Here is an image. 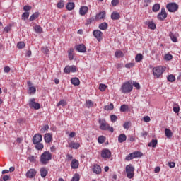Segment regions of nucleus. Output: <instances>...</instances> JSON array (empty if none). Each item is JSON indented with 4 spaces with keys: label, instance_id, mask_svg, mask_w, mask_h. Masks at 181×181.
Returning <instances> with one entry per match:
<instances>
[{
    "label": "nucleus",
    "instance_id": "nucleus-56",
    "mask_svg": "<svg viewBox=\"0 0 181 181\" xmlns=\"http://www.w3.org/2000/svg\"><path fill=\"white\" fill-rule=\"evenodd\" d=\"M111 4L112 6H117L119 4V0H112Z\"/></svg>",
    "mask_w": 181,
    "mask_h": 181
},
{
    "label": "nucleus",
    "instance_id": "nucleus-42",
    "mask_svg": "<svg viewBox=\"0 0 181 181\" xmlns=\"http://www.w3.org/2000/svg\"><path fill=\"white\" fill-rule=\"evenodd\" d=\"M35 148L37 149V151H42V149H43V148H44L43 144L36 143Z\"/></svg>",
    "mask_w": 181,
    "mask_h": 181
},
{
    "label": "nucleus",
    "instance_id": "nucleus-30",
    "mask_svg": "<svg viewBox=\"0 0 181 181\" xmlns=\"http://www.w3.org/2000/svg\"><path fill=\"white\" fill-rule=\"evenodd\" d=\"M165 136H167V138H172V135H173V133H172V130L169 129H165Z\"/></svg>",
    "mask_w": 181,
    "mask_h": 181
},
{
    "label": "nucleus",
    "instance_id": "nucleus-16",
    "mask_svg": "<svg viewBox=\"0 0 181 181\" xmlns=\"http://www.w3.org/2000/svg\"><path fill=\"white\" fill-rule=\"evenodd\" d=\"M76 50L80 53H86L87 48H86V45L81 44L76 47Z\"/></svg>",
    "mask_w": 181,
    "mask_h": 181
},
{
    "label": "nucleus",
    "instance_id": "nucleus-36",
    "mask_svg": "<svg viewBox=\"0 0 181 181\" xmlns=\"http://www.w3.org/2000/svg\"><path fill=\"white\" fill-rule=\"evenodd\" d=\"M169 35L172 42H174V43H176V42H177V38L176 37V35H175L173 33H170Z\"/></svg>",
    "mask_w": 181,
    "mask_h": 181
},
{
    "label": "nucleus",
    "instance_id": "nucleus-37",
    "mask_svg": "<svg viewBox=\"0 0 181 181\" xmlns=\"http://www.w3.org/2000/svg\"><path fill=\"white\" fill-rule=\"evenodd\" d=\"M104 109L106 111H111L112 110H114V104L110 103V105H105Z\"/></svg>",
    "mask_w": 181,
    "mask_h": 181
},
{
    "label": "nucleus",
    "instance_id": "nucleus-28",
    "mask_svg": "<svg viewBox=\"0 0 181 181\" xmlns=\"http://www.w3.org/2000/svg\"><path fill=\"white\" fill-rule=\"evenodd\" d=\"M34 30L36 33H42V32H43V28H42L40 25H36L34 26Z\"/></svg>",
    "mask_w": 181,
    "mask_h": 181
},
{
    "label": "nucleus",
    "instance_id": "nucleus-1",
    "mask_svg": "<svg viewBox=\"0 0 181 181\" xmlns=\"http://www.w3.org/2000/svg\"><path fill=\"white\" fill-rule=\"evenodd\" d=\"M50 160H52V153L50 151H45L42 153L40 158V162L42 165H47Z\"/></svg>",
    "mask_w": 181,
    "mask_h": 181
},
{
    "label": "nucleus",
    "instance_id": "nucleus-40",
    "mask_svg": "<svg viewBox=\"0 0 181 181\" xmlns=\"http://www.w3.org/2000/svg\"><path fill=\"white\" fill-rule=\"evenodd\" d=\"M28 93L30 94H35V93H36V87H35V86H30L28 88Z\"/></svg>",
    "mask_w": 181,
    "mask_h": 181
},
{
    "label": "nucleus",
    "instance_id": "nucleus-19",
    "mask_svg": "<svg viewBox=\"0 0 181 181\" xmlns=\"http://www.w3.org/2000/svg\"><path fill=\"white\" fill-rule=\"evenodd\" d=\"M69 146L72 149H78V148H80V143H76L74 141H71L69 144Z\"/></svg>",
    "mask_w": 181,
    "mask_h": 181
},
{
    "label": "nucleus",
    "instance_id": "nucleus-15",
    "mask_svg": "<svg viewBox=\"0 0 181 181\" xmlns=\"http://www.w3.org/2000/svg\"><path fill=\"white\" fill-rule=\"evenodd\" d=\"M88 12V7L87 6H83L80 8L79 13L81 16H84L86 13Z\"/></svg>",
    "mask_w": 181,
    "mask_h": 181
},
{
    "label": "nucleus",
    "instance_id": "nucleus-11",
    "mask_svg": "<svg viewBox=\"0 0 181 181\" xmlns=\"http://www.w3.org/2000/svg\"><path fill=\"white\" fill-rule=\"evenodd\" d=\"M101 157L103 158V159H110V158H111V151L109 149L102 150Z\"/></svg>",
    "mask_w": 181,
    "mask_h": 181
},
{
    "label": "nucleus",
    "instance_id": "nucleus-54",
    "mask_svg": "<svg viewBox=\"0 0 181 181\" xmlns=\"http://www.w3.org/2000/svg\"><path fill=\"white\" fill-rule=\"evenodd\" d=\"M42 53H45V54H49V48L46 47H42Z\"/></svg>",
    "mask_w": 181,
    "mask_h": 181
},
{
    "label": "nucleus",
    "instance_id": "nucleus-3",
    "mask_svg": "<svg viewBox=\"0 0 181 181\" xmlns=\"http://www.w3.org/2000/svg\"><path fill=\"white\" fill-rule=\"evenodd\" d=\"M99 123L100 124V128L102 131H110V132H114V128L110 127V124L107 123L105 119H100Z\"/></svg>",
    "mask_w": 181,
    "mask_h": 181
},
{
    "label": "nucleus",
    "instance_id": "nucleus-43",
    "mask_svg": "<svg viewBox=\"0 0 181 181\" xmlns=\"http://www.w3.org/2000/svg\"><path fill=\"white\" fill-rule=\"evenodd\" d=\"M60 105L65 107V105H67V102H66L64 100H62L57 103V107H60Z\"/></svg>",
    "mask_w": 181,
    "mask_h": 181
},
{
    "label": "nucleus",
    "instance_id": "nucleus-53",
    "mask_svg": "<svg viewBox=\"0 0 181 181\" xmlns=\"http://www.w3.org/2000/svg\"><path fill=\"white\" fill-rule=\"evenodd\" d=\"M12 26L11 25H7L4 28V32H6V33H8L9 31H11Z\"/></svg>",
    "mask_w": 181,
    "mask_h": 181
},
{
    "label": "nucleus",
    "instance_id": "nucleus-26",
    "mask_svg": "<svg viewBox=\"0 0 181 181\" xmlns=\"http://www.w3.org/2000/svg\"><path fill=\"white\" fill-rule=\"evenodd\" d=\"M99 29L100 30H107L108 29V23H102L99 25Z\"/></svg>",
    "mask_w": 181,
    "mask_h": 181
},
{
    "label": "nucleus",
    "instance_id": "nucleus-18",
    "mask_svg": "<svg viewBox=\"0 0 181 181\" xmlns=\"http://www.w3.org/2000/svg\"><path fill=\"white\" fill-rule=\"evenodd\" d=\"M93 172L96 173V175H100L101 173V167L97 164L93 165Z\"/></svg>",
    "mask_w": 181,
    "mask_h": 181
},
{
    "label": "nucleus",
    "instance_id": "nucleus-25",
    "mask_svg": "<svg viewBox=\"0 0 181 181\" xmlns=\"http://www.w3.org/2000/svg\"><path fill=\"white\" fill-rule=\"evenodd\" d=\"M71 82L73 86H80V79L78 78H72Z\"/></svg>",
    "mask_w": 181,
    "mask_h": 181
},
{
    "label": "nucleus",
    "instance_id": "nucleus-55",
    "mask_svg": "<svg viewBox=\"0 0 181 181\" xmlns=\"http://www.w3.org/2000/svg\"><path fill=\"white\" fill-rule=\"evenodd\" d=\"M132 86H134V87H135V88H136V90H139L141 88V85H139V83H138V82H134L132 83Z\"/></svg>",
    "mask_w": 181,
    "mask_h": 181
},
{
    "label": "nucleus",
    "instance_id": "nucleus-17",
    "mask_svg": "<svg viewBox=\"0 0 181 181\" xmlns=\"http://www.w3.org/2000/svg\"><path fill=\"white\" fill-rule=\"evenodd\" d=\"M44 139L46 142V144H50L52 141H53V139L52 137V134L50 133H47L45 134Z\"/></svg>",
    "mask_w": 181,
    "mask_h": 181
},
{
    "label": "nucleus",
    "instance_id": "nucleus-64",
    "mask_svg": "<svg viewBox=\"0 0 181 181\" xmlns=\"http://www.w3.org/2000/svg\"><path fill=\"white\" fill-rule=\"evenodd\" d=\"M175 163H174V162H171V163H168V166H169V168H175Z\"/></svg>",
    "mask_w": 181,
    "mask_h": 181
},
{
    "label": "nucleus",
    "instance_id": "nucleus-48",
    "mask_svg": "<svg viewBox=\"0 0 181 181\" xmlns=\"http://www.w3.org/2000/svg\"><path fill=\"white\" fill-rule=\"evenodd\" d=\"M25 42H19L17 44L18 49H23V47H25Z\"/></svg>",
    "mask_w": 181,
    "mask_h": 181
},
{
    "label": "nucleus",
    "instance_id": "nucleus-12",
    "mask_svg": "<svg viewBox=\"0 0 181 181\" xmlns=\"http://www.w3.org/2000/svg\"><path fill=\"white\" fill-rule=\"evenodd\" d=\"M36 170L33 169V168H30V170H28L25 174V176L27 177H28L29 179H33V177H35V176H36Z\"/></svg>",
    "mask_w": 181,
    "mask_h": 181
},
{
    "label": "nucleus",
    "instance_id": "nucleus-29",
    "mask_svg": "<svg viewBox=\"0 0 181 181\" xmlns=\"http://www.w3.org/2000/svg\"><path fill=\"white\" fill-rule=\"evenodd\" d=\"M148 145L151 148H156V145H158V140L153 139Z\"/></svg>",
    "mask_w": 181,
    "mask_h": 181
},
{
    "label": "nucleus",
    "instance_id": "nucleus-24",
    "mask_svg": "<svg viewBox=\"0 0 181 181\" xmlns=\"http://www.w3.org/2000/svg\"><path fill=\"white\" fill-rule=\"evenodd\" d=\"M119 18H121V16H119V13H118L117 12H113L111 14V19H112V21H118V19H119Z\"/></svg>",
    "mask_w": 181,
    "mask_h": 181
},
{
    "label": "nucleus",
    "instance_id": "nucleus-23",
    "mask_svg": "<svg viewBox=\"0 0 181 181\" xmlns=\"http://www.w3.org/2000/svg\"><path fill=\"white\" fill-rule=\"evenodd\" d=\"M125 141H127V135H125L124 134H122L119 135L118 142H119L120 144H122V142H125Z\"/></svg>",
    "mask_w": 181,
    "mask_h": 181
},
{
    "label": "nucleus",
    "instance_id": "nucleus-58",
    "mask_svg": "<svg viewBox=\"0 0 181 181\" xmlns=\"http://www.w3.org/2000/svg\"><path fill=\"white\" fill-rule=\"evenodd\" d=\"M144 122H149L151 121V117L149 116L144 117L143 118Z\"/></svg>",
    "mask_w": 181,
    "mask_h": 181
},
{
    "label": "nucleus",
    "instance_id": "nucleus-39",
    "mask_svg": "<svg viewBox=\"0 0 181 181\" xmlns=\"http://www.w3.org/2000/svg\"><path fill=\"white\" fill-rule=\"evenodd\" d=\"M167 80L168 81H170V83H173V81L176 80V77H175L174 75L170 74L167 77Z\"/></svg>",
    "mask_w": 181,
    "mask_h": 181
},
{
    "label": "nucleus",
    "instance_id": "nucleus-10",
    "mask_svg": "<svg viewBox=\"0 0 181 181\" xmlns=\"http://www.w3.org/2000/svg\"><path fill=\"white\" fill-rule=\"evenodd\" d=\"M93 35L98 42H101V40H103V32H101L100 30H94L93 32Z\"/></svg>",
    "mask_w": 181,
    "mask_h": 181
},
{
    "label": "nucleus",
    "instance_id": "nucleus-41",
    "mask_svg": "<svg viewBox=\"0 0 181 181\" xmlns=\"http://www.w3.org/2000/svg\"><path fill=\"white\" fill-rule=\"evenodd\" d=\"M128 105H122L121 107H120V111L121 112H126V111H128Z\"/></svg>",
    "mask_w": 181,
    "mask_h": 181
},
{
    "label": "nucleus",
    "instance_id": "nucleus-32",
    "mask_svg": "<svg viewBox=\"0 0 181 181\" xmlns=\"http://www.w3.org/2000/svg\"><path fill=\"white\" fill-rule=\"evenodd\" d=\"M39 12L34 13L30 17V21L32 22V21H35V19H37L39 18Z\"/></svg>",
    "mask_w": 181,
    "mask_h": 181
},
{
    "label": "nucleus",
    "instance_id": "nucleus-14",
    "mask_svg": "<svg viewBox=\"0 0 181 181\" xmlns=\"http://www.w3.org/2000/svg\"><path fill=\"white\" fill-rule=\"evenodd\" d=\"M105 11H100L95 16V21H101V19H105Z\"/></svg>",
    "mask_w": 181,
    "mask_h": 181
},
{
    "label": "nucleus",
    "instance_id": "nucleus-20",
    "mask_svg": "<svg viewBox=\"0 0 181 181\" xmlns=\"http://www.w3.org/2000/svg\"><path fill=\"white\" fill-rule=\"evenodd\" d=\"M146 25H147L149 29H151L152 30H155V29H156V25L153 21H146Z\"/></svg>",
    "mask_w": 181,
    "mask_h": 181
},
{
    "label": "nucleus",
    "instance_id": "nucleus-51",
    "mask_svg": "<svg viewBox=\"0 0 181 181\" xmlns=\"http://www.w3.org/2000/svg\"><path fill=\"white\" fill-rule=\"evenodd\" d=\"M110 119L112 122H116V121L118 119V117L115 115H110Z\"/></svg>",
    "mask_w": 181,
    "mask_h": 181
},
{
    "label": "nucleus",
    "instance_id": "nucleus-2",
    "mask_svg": "<svg viewBox=\"0 0 181 181\" xmlns=\"http://www.w3.org/2000/svg\"><path fill=\"white\" fill-rule=\"evenodd\" d=\"M132 88H134L132 86V82L128 81L122 85L120 91L124 94H127L128 93H131V91H132Z\"/></svg>",
    "mask_w": 181,
    "mask_h": 181
},
{
    "label": "nucleus",
    "instance_id": "nucleus-34",
    "mask_svg": "<svg viewBox=\"0 0 181 181\" xmlns=\"http://www.w3.org/2000/svg\"><path fill=\"white\" fill-rule=\"evenodd\" d=\"M115 57L119 59L121 57H124V53L122 51L117 50L115 53Z\"/></svg>",
    "mask_w": 181,
    "mask_h": 181
},
{
    "label": "nucleus",
    "instance_id": "nucleus-4",
    "mask_svg": "<svg viewBox=\"0 0 181 181\" xmlns=\"http://www.w3.org/2000/svg\"><path fill=\"white\" fill-rule=\"evenodd\" d=\"M135 168L132 166V165L129 164L126 166V173H127V177L129 179H132L134 177L135 173Z\"/></svg>",
    "mask_w": 181,
    "mask_h": 181
},
{
    "label": "nucleus",
    "instance_id": "nucleus-61",
    "mask_svg": "<svg viewBox=\"0 0 181 181\" xmlns=\"http://www.w3.org/2000/svg\"><path fill=\"white\" fill-rule=\"evenodd\" d=\"M4 73H9V71H11V67H9V66L4 67Z\"/></svg>",
    "mask_w": 181,
    "mask_h": 181
},
{
    "label": "nucleus",
    "instance_id": "nucleus-6",
    "mask_svg": "<svg viewBox=\"0 0 181 181\" xmlns=\"http://www.w3.org/2000/svg\"><path fill=\"white\" fill-rule=\"evenodd\" d=\"M36 99L32 98L28 101V105L30 108H34V110H40V105L39 103L35 102Z\"/></svg>",
    "mask_w": 181,
    "mask_h": 181
},
{
    "label": "nucleus",
    "instance_id": "nucleus-46",
    "mask_svg": "<svg viewBox=\"0 0 181 181\" xmlns=\"http://www.w3.org/2000/svg\"><path fill=\"white\" fill-rule=\"evenodd\" d=\"M57 8L59 9H62V8H64V1H60L57 4Z\"/></svg>",
    "mask_w": 181,
    "mask_h": 181
},
{
    "label": "nucleus",
    "instance_id": "nucleus-38",
    "mask_svg": "<svg viewBox=\"0 0 181 181\" xmlns=\"http://www.w3.org/2000/svg\"><path fill=\"white\" fill-rule=\"evenodd\" d=\"M86 104L87 108H91V107H94V103H93L91 100H86Z\"/></svg>",
    "mask_w": 181,
    "mask_h": 181
},
{
    "label": "nucleus",
    "instance_id": "nucleus-13",
    "mask_svg": "<svg viewBox=\"0 0 181 181\" xmlns=\"http://www.w3.org/2000/svg\"><path fill=\"white\" fill-rule=\"evenodd\" d=\"M42 134H36L33 137V142L34 145H36V144H39V143L42 142Z\"/></svg>",
    "mask_w": 181,
    "mask_h": 181
},
{
    "label": "nucleus",
    "instance_id": "nucleus-27",
    "mask_svg": "<svg viewBox=\"0 0 181 181\" xmlns=\"http://www.w3.org/2000/svg\"><path fill=\"white\" fill-rule=\"evenodd\" d=\"M40 175L41 177H45L47 176V170L45 168H42L40 170Z\"/></svg>",
    "mask_w": 181,
    "mask_h": 181
},
{
    "label": "nucleus",
    "instance_id": "nucleus-60",
    "mask_svg": "<svg viewBox=\"0 0 181 181\" xmlns=\"http://www.w3.org/2000/svg\"><path fill=\"white\" fill-rule=\"evenodd\" d=\"M64 71L65 73H66L67 74H69V73H70V66H66L64 68Z\"/></svg>",
    "mask_w": 181,
    "mask_h": 181
},
{
    "label": "nucleus",
    "instance_id": "nucleus-44",
    "mask_svg": "<svg viewBox=\"0 0 181 181\" xmlns=\"http://www.w3.org/2000/svg\"><path fill=\"white\" fill-rule=\"evenodd\" d=\"M28 18H29V12L25 11L23 13L21 19L23 21H26V19H28Z\"/></svg>",
    "mask_w": 181,
    "mask_h": 181
},
{
    "label": "nucleus",
    "instance_id": "nucleus-5",
    "mask_svg": "<svg viewBox=\"0 0 181 181\" xmlns=\"http://www.w3.org/2000/svg\"><path fill=\"white\" fill-rule=\"evenodd\" d=\"M143 156L141 151H135L134 153H129L127 156H126V160H132V159H135V158H141Z\"/></svg>",
    "mask_w": 181,
    "mask_h": 181
},
{
    "label": "nucleus",
    "instance_id": "nucleus-49",
    "mask_svg": "<svg viewBox=\"0 0 181 181\" xmlns=\"http://www.w3.org/2000/svg\"><path fill=\"white\" fill-rule=\"evenodd\" d=\"M106 88L107 86L105 84L100 83L99 85V90H100V91H105Z\"/></svg>",
    "mask_w": 181,
    "mask_h": 181
},
{
    "label": "nucleus",
    "instance_id": "nucleus-52",
    "mask_svg": "<svg viewBox=\"0 0 181 181\" xmlns=\"http://www.w3.org/2000/svg\"><path fill=\"white\" fill-rule=\"evenodd\" d=\"M69 71L70 73H76V71H77V68L76 66H69Z\"/></svg>",
    "mask_w": 181,
    "mask_h": 181
},
{
    "label": "nucleus",
    "instance_id": "nucleus-22",
    "mask_svg": "<svg viewBox=\"0 0 181 181\" xmlns=\"http://www.w3.org/2000/svg\"><path fill=\"white\" fill-rule=\"evenodd\" d=\"M76 5L74 4V2H69L66 6V8L67 9V11H73Z\"/></svg>",
    "mask_w": 181,
    "mask_h": 181
},
{
    "label": "nucleus",
    "instance_id": "nucleus-8",
    "mask_svg": "<svg viewBox=\"0 0 181 181\" xmlns=\"http://www.w3.org/2000/svg\"><path fill=\"white\" fill-rule=\"evenodd\" d=\"M158 21H165L168 18V14L166 13V10L165 8H161V11L157 16Z\"/></svg>",
    "mask_w": 181,
    "mask_h": 181
},
{
    "label": "nucleus",
    "instance_id": "nucleus-31",
    "mask_svg": "<svg viewBox=\"0 0 181 181\" xmlns=\"http://www.w3.org/2000/svg\"><path fill=\"white\" fill-rule=\"evenodd\" d=\"M74 52V49H69L68 56H69V60H73V59H74V54H73Z\"/></svg>",
    "mask_w": 181,
    "mask_h": 181
},
{
    "label": "nucleus",
    "instance_id": "nucleus-21",
    "mask_svg": "<svg viewBox=\"0 0 181 181\" xmlns=\"http://www.w3.org/2000/svg\"><path fill=\"white\" fill-rule=\"evenodd\" d=\"M78 160H76V159H73L71 163V166L72 169H78Z\"/></svg>",
    "mask_w": 181,
    "mask_h": 181
},
{
    "label": "nucleus",
    "instance_id": "nucleus-45",
    "mask_svg": "<svg viewBox=\"0 0 181 181\" xmlns=\"http://www.w3.org/2000/svg\"><path fill=\"white\" fill-rule=\"evenodd\" d=\"M98 142L99 144H104L105 142V136H100L98 138Z\"/></svg>",
    "mask_w": 181,
    "mask_h": 181
},
{
    "label": "nucleus",
    "instance_id": "nucleus-57",
    "mask_svg": "<svg viewBox=\"0 0 181 181\" xmlns=\"http://www.w3.org/2000/svg\"><path fill=\"white\" fill-rule=\"evenodd\" d=\"M135 66L134 63H129L125 64L126 69H131V67H134Z\"/></svg>",
    "mask_w": 181,
    "mask_h": 181
},
{
    "label": "nucleus",
    "instance_id": "nucleus-62",
    "mask_svg": "<svg viewBox=\"0 0 181 181\" xmlns=\"http://www.w3.org/2000/svg\"><path fill=\"white\" fill-rule=\"evenodd\" d=\"M29 160H30V162H35L36 158H35V156H31L29 157Z\"/></svg>",
    "mask_w": 181,
    "mask_h": 181
},
{
    "label": "nucleus",
    "instance_id": "nucleus-35",
    "mask_svg": "<svg viewBox=\"0 0 181 181\" xmlns=\"http://www.w3.org/2000/svg\"><path fill=\"white\" fill-rule=\"evenodd\" d=\"M143 59L144 56L142 55V54H137L135 57V61L136 62V63H139V62L142 61Z\"/></svg>",
    "mask_w": 181,
    "mask_h": 181
},
{
    "label": "nucleus",
    "instance_id": "nucleus-50",
    "mask_svg": "<svg viewBox=\"0 0 181 181\" xmlns=\"http://www.w3.org/2000/svg\"><path fill=\"white\" fill-rule=\"evenodd\" d=\"M164 59L167 61L172 60V59H173V56L170 54H167L165 55Z\"/></svg>",
    "mask_w": 181,
    "mask_h": 181
},
{
    "label": "nucleus",
    "instance_id": "nucleus-59",
    "mask_svg": "<svg viewBox=\"0 0 181 181\" xmlns=\"http://www.w3.org/2000/svg\"><path fill=\"white\" fill-rule=\"evenodd\" d=\"M31 9H32V6L28 5L24 6L23 7L24 11H30Z\"/></svg>",
    "mask_w": 181,
    "mask_h": 181
},
{
    "label": "nucleus",
    "instance_id": "nucleus-7",
    "mask_svg": "<svg viewBox=\"0 0 181 181\" xmlns=\"http://www.w3.org/2000/svg\"><path fill=\"white\" fill-rule=\"evenodd\" d=\"M166 8L169 12H176L179 9V5L176 3H169L167 4Z\"/></svg>",
    "mask_w": 181,
    "mask_h": 181
},
{
    "label": "nucleus",
    "instance_id": "nucleus-63",
    "mask_svg": "<svg viewBox=\"0 0 181 181\" xmlns=\"http://www.w3.org/2000/svg\"><path fill=\"white\" fill-rule=\"evenodd\" d=\"M9 179H10L9 175H4L3 176V180L4 181H8V180H9Z\"/></svg>",
    "mask_w": 181,
    "mask_h": 181
},
{
    "label": "nucleus",
    "instance_id": "nucleus-33",
    "mask_svg": "<svg viewBox=\"0 0 181 181\" xmlns=\"http://www.w3.org/2000/svg\"><path fill=\"white\" fill-rule=\"evenodd\" d=\"M159 9H160V4H156L153 6V8H152L153 12H158Z\"/></svg>",
    "mask_w": 181,
    "mask_h": 181
},
{
    "label": "nucleus",
    "instance_id": "nucleus-47",
    "mask_svg": "<svg viewBox=\"0 0 181 181\" xmlns=\"http://www.w3.org/2000/svg\"><path fill=\"white\" fill-rule=\"evenodd\" d=\"M71 181H80V175L78 174H75Z\"/></svg>",
    "mask_w": 181,
    "mask_h": 181
},
{
    "label": "nucleus",
    "instance_id": "nucleus-9",
    "mask_svg": "<svg viewBox=\"0 0 181 181\" xmlns=\"http://www.w3.org/2000/svg\"><path fill=\"white\" fill-rule=\"evenodd\" d=\"M153 73L155 77L159 78V77H160V76H162V74L163 73V69L160 66L153 68Z\"/></svg>",
    "mask_w": 181,
    "mask_h": 181
}]
</instances>
